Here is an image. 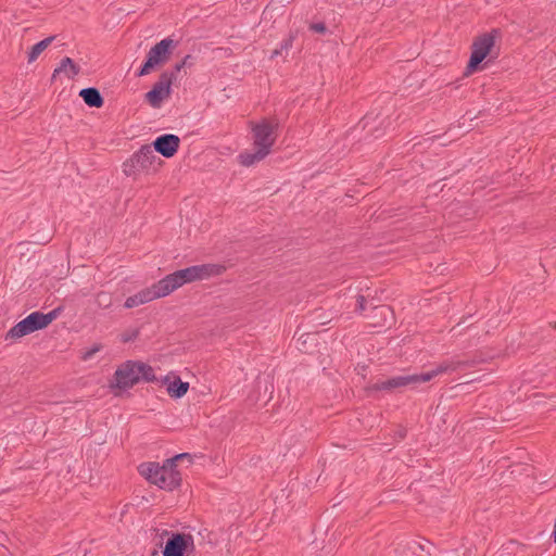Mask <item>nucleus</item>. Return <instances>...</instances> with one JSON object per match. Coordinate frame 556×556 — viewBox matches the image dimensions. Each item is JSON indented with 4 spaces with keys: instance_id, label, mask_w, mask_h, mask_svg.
<instances>
[{
    "instance_id": "nucleus-7",
    "label": "nucleus",
    "mask_w": 556,
    "mask_h": 556,
    "mask_svg": "<svg viewBox=\"0 0 556 556\" xmlns=\"http://www.w3.org/2000/svg\"><path fill=\"white\" fill-rule=\"evenodd\" d=\"M456 366L451 364H441L435 369L428 371L421 375H406V376H395L386 380L377 381L372 386V390L375 391H393L397 389H402L408 386H415L419 383H425L433 379L440 374H443L447 370H454Z\"/></svg>"
},
{
    "instance_id": "nucleus-1",
    "label": "nucleus",
    "mask_w": 556,
    "mask_h": 556,
    "mask_svg": "<svg viewBox=\"0 0 556 556\" xmlns=\"http://www.w3.org/2000/svg\"><path fill=\"white\" fill-rule=\"evenodd\" d=\"M226 270L227 266L222 263L199 264L176 270L128 296L124 302V307L130 309L144 305L172 294L186 283L219 277L224 275Z\"/></svg>"
},
{
    "instance_id": "nucleus-16",
    "label": "nucleus",
    "mask_w": 556,
    "mask_h": 556,
    "mask_svg": "<svg viewBox=\"0 0 556 556\" xmlns=\"http://www.w3.org/2000/svg\"><path fill=\"white\" fill-rule=\"evenodd\" d=\"M79 96L83 98L85 103L91 108H101L104 103L100 91L96 88L83 89L79 92Z\"/></svg>"
},
{
    "instance_id": "nucleus-6",
    "label": "nucleus",
    "mask_w": 556,
    "mask_h": 556,
    "mask_svg": "<svg viewBox=\"0 0 556 556\" xmlns=\"http://www.w3.org/2000/svg\"><path fill=\"white\" fill-rule=\"evenodd\" d=\"M498 31L493 29L480 34L472 39L470 45V56L464 71V76L469 77L478 71L483 70L481 65L490 58H496V40Z\"/></svg>"
},
{
    "instance_id": "nucleus-10",
    "label": "nucleus",
    "mask_w": 556,
    "mask_h": 556,
    "mask_svg": "<svg viewBox=\"0 0 556 556\" xmlns=\"http://www.w3.org/2000/svg\"><path fill=\"white\" fill-rule=\"evenodd\" d=\"M175 76L163 73L152 89L146 93V100L152 108H160L162 102L170 96V86Z\"/></svg>"
},
{
    "instance_id": "nucleus-5",
    "label": "nucleus",
    "mask_w": 556,
    "mask_h": 556,
    "mask_svg": "<svg viewBox=\"0 0 556 556\" xmlns=\"http://www.w3.org/2000/svg\"><path fill=\"white\" fill-rule=\"evenodd\" d=\"M59 316V309H53L47 314L42 312H33L25 318L11 327L3 336L7 344L18 343L23 338L48 328Z\"/></svg>"
},
{
    "instance_id": "nucleus-21",
    "label": "nucleus",
    "mask_w": 556,
    "mask_h": 556,
    "mask_svg": "<svg viewBox=\"0 0 556 556\" xmlns=\"http://www.w3.org/2000/svg\"><path fill=\"white\" fill-rule=\"evenodd\" d=\"M189 60H191V55H186L180 63L176 64L175 70L179 72L184 66L188 64Z\"/></svg>"
},
{
    "instance_id": "nucleus-4",
    "label": "nucleus",
    "mask_w": 556,
    "mask_h": 556,
    "mask_svg": "<svg viewBox=\"0 0 556 556\" xmlns=\"http://www.w3.org/2000/svg\"><path fill=\"white\" fill-rule=\"evenodd\" d=\"M186 456V454L176 455L162 465L154 462L143 463L138 467V471L150 483L160 489L173 491L181 483V472L177 466Z\"/></svg>"
},
{
    "instance_id": "nucleus-14",
    "label": "nucleus",
    "mask_w": 556,
    "mask_h": 556,
    "mask_svg": "<svg viewBox=\"0 0 556 556\" xmlns=\"http://www.w3.org/2000/svg\"><path fill=\"white\" fill-rule=\"evenodd\" d=\"M79 66L71 58H64L54 70L53 78L59 74H64L67 78H74L79 74Z\"/></svg>"
},
{
    "instance_id": "nucleus-20",
    "label": "nucleus",
    "mask_w": 556,
    "mask_h": 556,
    "mask_svg": "<svg viewBox=\"0 0 556 556\" xmlns=\"http://www.w3.org/2000/svg\"><path fill=\"white\" fill-rule=\"evenodd\" d=\"M309 28L313 30V31H316V33H319V34H325L326 30H327V27L324 23H314V24H311Z\"/></svg>"
},
{
    "instance_id": "nucleus-22",
    "label": "nucleus",
    "mask_w": 556,
    "mask_h": 556,
    "mask_svg": "<svg viewBox=\"0 0 556 556\" xmlns=\"http://www.w3.org/2000/svg\"><path fill=\"white\" fill-rule=\"evenodd\" d=\"M357 302H358V305H359L361 309H364V306H365V303H366L365 296L359 295L358 299H357Z\"/></svg>"
},
{
    "instance_id": "nucleus-18",
    "label": "nucleus",
    "mask_w": 556,
    "mask_h": 556,
    "mask_svg": "<svg viewBox=\"0 0 556 556\" xmlns=\"http://www.w3.org/2000/svg\"><path fill=\"white\" fill-rule=\"evenodd\" d=\"M139 336L138 329H127L119 334V340L123 343L135 341Z\"/></svg>"
},
{
    "instance_id": "nucleus-17",
    "label": "nucleus",
    "mask_w": 556,
    "mask_h": 556,
    "mask_svg": "<svg viewBox=\"0 0 556 556\" xmlns=\"http://www.w3.org/2000/svg\"><path fill=\"white\" fill-rule=\"evenodd\" d=\"M96 303L101 308L111 307V305L113 303L111 293L105 292V291H101V292L97 293Z\"/></svg>"
},
{
    "instance_id": "nucleus-3",
    "label": "nucleus",
    "mask_w": 556,
    "mask_h": 556,
    "mask_svg": "<svg viewBox=\"0 0 556 556\" xmlns=\"http://www.w3.org/2000/svg\"><path fill=\"white\" fill-rule=\"evenodd\" d=\"M155 379L154 369L150 365L140 361H126L117 366L108 380V388L113 395L121 396L141 380L153 382Z\"/></svg>"
},
{
    "instance_id": "nucleus-2",
    "label": "nucleus",
    "mask_w": 556,
    "mask_h": 556,
    "mask_svg": "<svg viewBox=\"0 0 556 556\" xmlns=\"http://www.w3.org/2000/svg\"><path fill=\"white\" fill-rule=\"evenodd\" d=\"M252 149L245 150L239 155V163L243 166H252L270 154L271 148L278 137L279 121L276 117H261L250 121Z\"/></svg>"
},
{
    "instance_id": "nucleus-11",
    "label": "nucleus",
    "mask_w": 556,
    "mask_h": 556,
    "mask_svg": "<svg viewBox=\"0 0 556 556\" xmlns=\"http://www.w3.org/2000/svg\"><path fill=\"white\" fill-rule=\"evenodd\" d=\"M193 546V539L186 533H170L163 548V556H185Z\"/></svg>"
},
{
    "instance_id": "nucleus-8",
    "label": "nucleus",
    "mask_w": 556,
    "mask_h": 556,
    "mask_svg": "<svg viewBox=\"0 0 556 556\" xmlns=\"http://www.w3.org/2000/svg\"><path fill=\"white\" fill-rule=\"evenodd\" d=\"M162 165V161L154 154L150 146H143L127 162L124 163V172L127 175L134 173V168L144 172H156Z\"/></svg>"
},
{
    "instance_id": "nucleus-13",
    "label": "nucleus",
    "mask_w": 556,
    "mask_h": 556,
    "mask_svg": "<svg viewBox=\"0 0 556 556\" xmlns=\"http://www.w3.org/2000/svg\"><path fill=\"white\" fill-rule=\"evenodd\" d=\"M179 146V137L172 134L160 136L153 142L154 150L167 159L177 153Z\"/></svg>"
},
{
    "instance_id": "nucleus-12",
    "label": "nucleus",
    "mask_w": 556,
    "mask_h": 556,
    "mask_svg": "<svg viewBox=\"0 0 556 556\" xmlns=\"http://www.w3.org/2000/svg\"><path fill=\"white\" fill-rule=\"evenodd\" d=\"M162 384L166 388L167 395L173 400L184 397L190 388L189 382L182 381L179 376L173 372L163 378Z\"/></svg>"
},
{
    "instance_id": "nucleus-9",
    "label": "nucleus",
    "mask_w": 556,
    "mask_h": 556,
    "mask_svg": "<svg viewBox=\"0 0 556 556\" xmlns=\"http://www.w3.org/2000/svg\"><path fill=\"white\" fill-rule=\"evenodd\" d=\"M173 48L174 41L168 38L161 40L159 43L152 47L148 53V60L143 64L139 75H148L154 67L163 65L169 59Z\"/></svg>"
},
{
    "instance_id": "nucleus-19",
    "label": "nucleus",
    "mask_w": 556,
    "mask_h": 556,
    "mask_svg": "<svg viewBox=\"0 0 556 556\" xmlns=\"http://www.w3.org/2000/svg\"><path fill=\"white\" fill-rule=\"evenodd\" d=\"M102 350V345L100 343H97L92 345L90 349L85 350L81 353V359L83 361H89L98 352Z\"/></svg>"
},
{
    "instance_id": "nucleus-15",
    "label": "nucleus",
    "mask_w": 556,
    "mask_h": 556,
    "mask_svg": "<svg viewBox=\"0 0 556 556\" xmlns=\"http://www.w3.org/2000/svg\"><path fill=\"white\" fill-rule=\"evenodd\" d=\"M54 37L50 36L45 38L43 40L37 42L31 46L27 51V62L28 64L34 63L53 42Z\"/></svg>"
},
{
    "instance_id": "nucleus-23",
    "label": "nucleus",
    "mask_w": 556,
    "mask_h": 556,
    "mask_svg": "<svg viewBox=\"0 0 556 556\" xmlns=\"http://www.w3.org/2000/svg\"><path fill=\"white\" fill-rule=\"evenodd\" d=\"M380 314H381V315L391 314V311H390V308H388V307H382V308L380 309Z\"/></svg>"
},
{
    "instance_id": "nucleus-24",
    "label": "nucleus",
    "mask_w": 556,
    "mask_h": 556,
    "mask_svg": "<svg viewBox=\"0 0 556 556\" xmlns=\"http://www.w3.org/2000/svg\"><path fill=\"white\" fill-rule=\"evenodd\" d=\"M278 54H279V51H278V50H275V51L273 52L271 59H273V58H275V56H277Z\"/></svg>"
}]
</instances>
